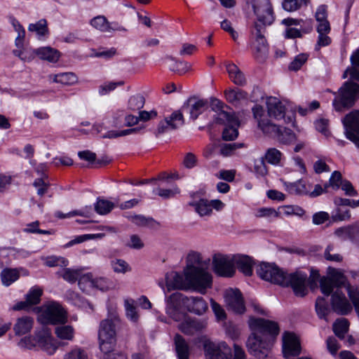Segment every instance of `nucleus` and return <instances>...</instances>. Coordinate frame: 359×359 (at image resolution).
<instances>
[{"instance_id":"34","label":"nucleus","mask_w":359,"mask_h":359,"mask_svg":"<svg viewBox=\"0 0 359 359\" xmlns=\"http://www.w3.org/2000/svg\"><path fill=\"white\" fill-rule=\"evenodd\" d=\"M98 343L102 353L112 352L116 345V337H98Z\"/></svg>"},{"instance_id":"3","label":"nucleus","mask_w":359,"mask_h":359,"mask_svg":"<svg viewBox=\"0 0 359 359\" xmlns=\"http://www.w3.org/2000/svg\"><path fill=\"white\" fill-rule=\"evenodd\" d=\"M252 7L257 18L254 25L255 31H252V34L255 36V54L258 60H263L268 53V45L264 33L265 27L271 25L274 20L273 12L269 0H262L260 4H253Z\"/></svg>"},{"instance_id":"39","label":"nucleus","mask_w":359,"mask_h":359,"mask_svg":"<svg viewBox=\"0 0 359 359\" xmlns=\"http://www.w3.org/2000/svg\"><path fill=\"white\" fill-rule=\"evenodd\" d=\"M126 315L132 322L136 323L139 320V314L135 306V301L133 299H126L124 301Z\"/></svg>"},{"instance_id":"13","label":"nucleus","mask_w":359,"mask_h":359,"mask_svg":"<svg viewBox=\"0 0 359 359\" xmlns=\"http://www.w3.org/2000/svg\"><path fill=\"white\" fill-rule=\"evenodd\" d=\"M331 309L333 312L340 316H346L351 313L353 306L351 303L341 291L337 288L331 296Z\"/></svg>"},{"instance_id":"57","label":"nucleus","mask_w":359,"mask_h":359,"mask_svg":"<svg viewBox=\"0 0 359 359\" xmlns=\"http://www.w3.org/2000/svg\"><path fill=\"white\" fill-rule=\"evenodd\" d=\"M243 143H225L220 145V154L224 156H231L234 154L238 149L243 147Z\"/></svg>"},{"instance_id":"25","label":"nucleus","mask_w":359,"mask_h":359,"mask_svg":"<svg viewBox=\"0 0 359 359\" xmlns=\"http://www.w3.org/2000/svg\"><path fill=\"white\" fill-rule=\"evenodd\" d=\"M234 266L244 275L250 276L252 274L254 261L248 255H237L233 256Z\"/></svg>"},{"instance_id":"22","label":"nucleus","mask_w":359,"mask_h":359,"mask_svg":"<svg viewBox=\"0 0 359 359\" xmlns=\"http://www.w3.org/2000/svg\"><path fill=\"white\" fill-rule=\"evenodd\" d=\"M119 323L116 313H111L107 318L100 323L98 337H116V327Z\"/></svg>"},{"instance_id":"28","label":"nucleus","mask_w":359,"mask_h":359,"mask_svg":"<svg viewBox=\"0 0 359 359\" xmlns=\"http://www.w3.org/2000/svg\"><path fill=\"white\" fill-rule=\"evenodd\" d=\"M226 68L230 79L236 85L243 86L247 83L244 74L235 64L229 63L226 65Z\"/></svg>"},{"instance_id":"45","label":"nucleus","mask_w":359,"mask_h":359,"mask_svg":"<svg viewBox=\"0 0 359 359\" xmlns=\"http://www.w3.org/2000/svg\"><path fill=\"white\" fill-rule=\"evenodd\" d=\"M225 97L229 102L234 103L248 98V93L240 89H231L225 91Z\"/></svg>"},{"instance_id":"62","label":"nucleus","mask_w":359,"mask_h":359,"mask_svg":"<svg viewBox=\"0 0 359 359\" xmlns=\"http://www.w3.org/2000/svg\"><path fill=\"white\" fill-rule=\"evenodd\" d=\"M45 264L49 267H54L56 266H67L68 261L61 257L51 256L46 258Z\"/></svg>"},{"instance_id":"15","label":"nucleus","mask_w":359,"mask_h":359,"mask_svg":"<svg viewBox=\"0 0 359 359\" xmlns=\"http://www.w3.org/2000/svg\"><path fill=\"white\" fill-rule=\"evenodd\" d=\"M283 354L284 358L297 356L301 353L300 342L297 337L292 332H285L283 334Z\"/></svg>"},{"instance_id":"11","label":"nucleus","mask_w":359,"mask_h":359,"mask_svg":"<svg viewBox=\"0 0 359 359\" xmlns=\"http://www.w3.org/2000/svg\"><path fill=\"white\" fill-rule=\"evenodd\" d=\"M203 348L207 359H230L231 349L224 342H214L206 339L203 342Z\"/></svg>"},{"instance_id":"49","label":"nucleus","mask_w":359,"mask_h":359,"mask_svg":"<svg viewBox=\"0 0 359 359\" xmlns=\"http://www.w3.org/2000/svg\"><path fill=\"white\" fill-rule=\"evenodd\" d=\"M202 263L201 254L191 251L187 257V267L184 269H189L191 268H201L199 265Z\"/></svg>"},{"instance_id":"5","label":"nucleus","mask_w":359,"mask_h":359,"mask_svg":"<svg viewBox=\"0 0 359 359\" xmlns=\"http://www.w3.org/2000/svg\"><path fill=\"white\" fill-rule=\"evenodd\" d=\"M184 275L187 280L189 290L193 289L204 294L206 290L212 286V276L203 268L184 269Z\"/></svg>"},{"instance_id":"23","label":"nucleus","mask_w":359,"mask_h":359,"mask_svg":"<svg viewBox=\"0 0 359 359\" xmlns=\"http://www.w3.org/2000/svg\"><path fill=\"white\" fill-rule=\"evenodd\" d=\"M34 340L37 345L48 355H53L57 348L53 341V339L46 332L43 331L36 333Z\"/></svg>"},{"instance_id":"63","label":"nucleus","mask_w":359,"mask_h":359,"mask_svg":"<svg viewBox=\"0 0 359 359\" xmlns=\"http://www.w3.org/2000/svg\"><path fill=\"white\" fill-rule=\"evenodd\" d=\"M112 286V283L105 278H99L93 279V287L97 288L102 291H107Z\"/></svg>"},{"instance_id":"37","label":"nucleus","mask_w":359,"mask_h":359,"mask_svg":"<svg viewBox=\"0 0 359 359\" xmlns=\"http://www.w3.org/2000/svg\"><path fill=\"white\" fill-rule=\"evenodd\" d=\"M94 207L95 210L97 214L104 215L109 213L115 207V205L113 202L109 200L99 197L97 198Z\"/></svg>"},{"instance_id":"59","label":"nucleus","mask_w":359,"mask_h":359,"mask_svg":"<svg viewBox=\"0 0 359 359\" xmlns=\"http://www.w3.org/2000/svg\"><path fill=\"white\" fill-rule=\"evenodd\" d=\"M351 218L349 210L343 208H337L332 215L334 222L347 221Z\"/></svg>"},{"instance_id":"26","label":"nucleus","mask_w":359,"mask_h":359,"mask_svg":"<svg viewBox=\"0 0 359 359\" xmlns=\"http://www.w3.org/2000/svg\"><path fill=\"white\" fill-rule=\"evenodd\" d=\"M187 309L196 314L202 315L208 309V304L201 297H190L187 300Z\"/></svg>"},{"instance_id":"31","label":"nucleus","mask_w":359,"mask_h":359,"mask_svg":"<svg viewBox=\"0 0 359 359\" xmlns=\"http://www.w3.org/2000/svg\"><path fill=\"white\" fill-rule=\"evenodd\" d=\"M285 190L290 194L304 195L309 194V189L304 180H299L294 182H285Z\"/></svg>"},{"instance_id":"24","label":"nucleus","mask_w":359,"mask_h":359,"mask_svg":"<svg viewBox=\"0 0 359 359\" xmlns=\"http://www.w3.org/2000/svg\"><path fill=\"white\" fill-rule=\"evenodd\" d=\"M206 326V323L196 318H186L179 325V329L186 334H193L194 332L201 331Z\"/></svg>"},{"instance_id":"1","label":"nucleus","mask_w":359,"mask_h":359,"mask_svg":"<svg viewBox=\"0 0 359 359\" xmlns=\"http://www.w3.org/2000/svg\"><path fill=\"white\" fill-rule=\"evenodd\" d=\"M248 324L251 330L246 342L248 351L258 359H272L271 350L280 332L278 324L261 318H250Z\"/></svg>"},{"instance_id":"60","label":"nucleus","mask_w":359,"mask_h":359,"mask_svg":"<svg viewBox=\"0 0 359 359\" xmlns=\"http://www.w3.org/2000/svg\"><path fill=\"white\" fill-rule=\"evenodd\" d=\"M132 222L138 226H153L155 220L151 217H146L143 215H134L131 217Z\"/></svg>"},{"instance_id":"61","label":"nucleus","mask_w":359,"mask_h":359,"mask_svg":"<svg viewBox=\"0 0 359 359\" xmlns=\"http://www.w3.org/2000/svg\"><path fill=\"white\" fill-rule=\"evenodd\" d=\"M308 55L304 53L297 55L289 65V69L297 71L300 69L302 65L307 61Z\"/></svg>"},{"instance_id":"21","label":"nucleus","mask_w":359,"mask_h":359,"mask_svg":"<svg viewBox=\"0 0 359 359\" xmlns=\"http://www.w3.org/2000/svg\"><path fill=\"white\" fill-rule=\"evenodd\" d=\"M165 286L167 292L174 290H188L189 285L185 276L176 271H170L165 275Z\"/></svg>"},{"instance_id":"9","label":"nucleus","mask_w":359,"mask_h":359,"mask_svg":"<svg viewBox=\"0 0 359 359\" xmlns=\"http://www.w3.org/2000/svg\"><path fill=\"white\" fill-rule=\"evenodd\" d=\"M40 320L43 324H65L67 321V316L59 304L53 302L48 305L42 311Z\"/></svg>"},{"instance_id":"43","label":"nucleus","mask_w":359,"mask_h":359,"mask_svg":"<svg viewBox=\"0 0 359 359\" xmlns=\"http://www.w3.org/2000/svg\"><path fill=\"white\" fill-rule=\"evenodd\" d=\"M29 32H36L39 36H46L48 34V24L46 19H41L36 23L30 24L28 27Z\"/></svg>"},{"instance_id":"6","label":"nucleus","mask_w":359,"mask_h":359,"mask_svg":"<svg viewBox=\"0 0 359 359\" xmlns=\"http://www.w3.org/2000/svg\"><path fill=\"white\" fill-rule=\"evenodd\" d=\"M328 274L330 278L323 277L320 280V290L324 294L329 296L334 292V288L341 290V287H345L348 292V285H351L340 271L329 267Z\"/></svg>"},{"instance_id":"4","label":"nucleus","mask_w":359,"mask_h":359,"mask_svg":"<svg viewBox=\"0 0 359 359\" xmlns=\"http://www.w3.org/2000/svg\"><path fill=\"white\" fill-rule=\"evenodd\" d=\"M335 97L332 105L337 111H344L352 107L359 99V84L351 81H346L339 89L338 93H334Z\"/></svg>"},{"instance_id":"50","label":"nucleus","mask_w":359,"mask_h":359,"mask_svg":"<svg viewBox=\"0 0 359 359\" xmlns=\"http://www.w3.org/2000/svg\"><path fill=\"white\" fill-rule=\"evenodd\" d=\"M348 295L354 306L355 313L359 318V288L352 285H348Z\"/></svg>"},{"instance_id":"55","label":"nucleus","mask_w":359,"mask_h":359,"mask_svg":"<svg viewBox=\"0 0 359 359\" xmlns=\"http://www.w3.org/2000/svg\"><path fill=\"white\" fill-rule=\"evenodd\" d=\"M309 0H284L282 3L283 9L293 12L299 9L303 4H306Z\"/></svg>"},{"instance_id":"7","label":"nucleus","mask_w":359,"mask_h":359,"mask_svg":"<svg viewBox=\"0 0 359 359\" xmlns=\"http://www.w3.org/2000/svg\"><path fill=\"white\" fill-rule=\"evenodd\" d=\"M215 121L218 123L226 125L222 133L224 140L231 141L238 137L240 121L233 111H221L217 114Z\"/></svg>"},{"instance_id":"14","label":"nucleus","mask_w":359,"mask_h":359,"mask_svg":"<svg viewBox=\"0 0 359 359\" xmlns=\"http://www.w3.org/2000/svg\"><path fill=\"white\" fill-rule=\"evenodd\" d=\"M189 297L180 292L172 294L167 299L166 313L176 321L180 320L182 313L179 311L182 307L187 308Z\"/></svg>"},{"instance_id":"52","label":"nucleus","mask_w":359,"mask_h":359,"mask_svg":"<svg viewBox=\"0 0 359 359\" xmlns=\"http://www.w3.org/2000/svg\"><path fill=\"white\" fill-rule=\"evenodd\" d=\"M81 273V269H72L67 268L63 270L61 276L66 281L70 283H74L76 281L79 280Z\"/></svg>"},{"instance_id":"56","label":"nucleus","mask_w":359,"mask_h":359,"mask_svg":"<svg viewBox=\"0 0 359 359\" xmlns=\"http://www.w3.org/2000/svg\"><path fill=\"white\" fill-rule=\"evenodd\" d=\"M78 285L80 289L84 292L88 291V290L93 287V278L91 273H88L86 274H81L78 280Z\"/></svg>"},{"instance_id":"19","label":"nucleus","mask_w":359,"mask_h":359,"mask_svg":"<svg viewBox=\"0 0 359 359\" xmlns=\"http://www.w3.org/2000/svg\"><path fill=\"white\" fill-rule=\"evenodd\" d=\"M334 233L342 241H350L353 243L359 244V223L337 228Z\"/></svg>"},{"instance_id":"36","label":"nucleus","mask_w":359,"mask_h":359,"mask_svg":"<svg viewBox=\"0 0 359 359\" xmlns=\"http://www.w3.org/2000/svg\"><path fill=\"white\" fill-rule=\"evenodd\" d=\"M57 337L62 340L72 341L74 338V329L72 325H58L55 329Z\"/></svg>"},{"instance_id":"2","label":"nucleus","mask_w":359,"mask_h":359,"mask_svg":"<svg viewBox=\"0 0 359 359\" xmlns=\"http://www.w3.org/2000/svg\"><path fill=\"white\" fill-rule=\"evenodd\" d=\"M258 276L264 280L273 284L289 286L294 294L303 297L307 294L306 285L307 275L302 272L287 274L274 264H261L257 269Z\"/></svg>"},{"instance_id":"44","label":"nucleus","mask_w":359,"mask_h":359,"mask_svg":"<svg viewBox=\"0 0 359 359\" xmlns=\"http://www.w3.org/2000/svg\"><path fill=\"white\" fill-rule=\"evenodd\" d=\"M53 76V81L60 83L63 85H72L77 81L76 76L72 72H65L58 74H55Z\"/></svg>"},{"instance_id":"46","label":"nucleus","mask_w":359,"mask_h":359,"mask_svg":"<svg viewBox=\"0 0 359 359\" xmlns=\"http://www.w3.org/2000/svg\"><path fill=\"white\" fill-rule=\"evenodd\" d=\"M145 99L141 94L132 95L128 102V109L130 111H138L143 108Z\"/></svg>"},{"instance_id":"27","label":"nucleus","mask_w":359,"mask_h":359,"mask_svg":"<svg viewBox=\"0 0 359 359\" xmlns=\"http://www.w3.org/2000/svg\"><path fill=\"white\" fill-rule=\"evenodd\" d=\"M34 320L29 316H23L17 319L13 326L15 335L21 336L29 332L32 329Z\"/></svg>"},{"instance_id":"41","label":"nucleus","mask_w":359,"mask_h":359,"mask_svg":"<svg viewBox=\"0 0 359 359\" xmlns=\"http://www.w3.org/2000/svg\"><path fill=\"white\" fill-rule=\"evenodd\" d=\"M283 154L276 148H269L266 150L264 160L269 164L278 165L281 161Z\"/></svg>"},{"instance_id":"51","label":"nucleus","mask_w":359,"mask_h":359,"mask_svg":"<svg viewBox=\"0 0 359 359\" xmlns=\"http://www.w3.org/2000/svg\"><path fill=\"white\" fill-rule=\"evenodd\" d=\"M153 192L164 199H168L175 197L177 194H180V191L177 186L175 185L171 189L158 187L154 189Z\"/></svg>"},{"instance_id":"58","label":"nucleus","mask_w":359,"mask_h":359,"mask_svg":"<svg viewBox=\"0 0 359 359\" xmlns=\"http://www.w3.org/2000/svg\"><path fill=\"white\" fill-rule=\"evenodd\" d=\"M64 359H88V355L85 349L76 346L67 353Z\"/></svg>"},{"instance_id":"20","label":"nucleus","mask_w":359,"mask_h":359,"mask_svg":"<svg viewBox=\"0 0 359 359\" xmlns=\"http://www.w3.org/2000/svg\"><path fill=\"white\" fill-rule=\"evenodd\" d=\"M207 108L206 100L191 97L184 104L181 110L189 113L191 118L196 120Z\"/></svg>"},{"instance_id":"48","label":"nucleus","mask_w":359,"mask_h":359,"mask_svg":"<svg viewBox=\"0 0 359 359\" xmlns=\"http://www.w3.org/2000/svg\"><path fill=\"white\" fill-rule=\"evenodd\" d=\"M15 56L24 62H30L36 55V49H32L28 48H23L22 50H14L13 51Z\"/></svg>"},{"instance_id":"16","label":"nucleus","mask_w":359,"mask_h":359,"mask_svg":"<svg viewBox=\"0 0 359 359\" xmlns=\"http://www.w3.org/2000/svg\"><path fill=\"white\" fill-rule=\"evenodd\" d=\"M184 123L182 111H175L170 116L165 117L163 121L159 122L156 135L163 134L169 130H175Z\"/></svg>"},{"instance_id":"64","label":"nucleus","mask_w":359,"mask_h":359,"mask_svg":"<svg viewBox=\"0 0 359 359\" xmlns=\"http://www.w3.org/2000/svg\"><path fill=\"white\" fill-rule=\"evenodd\" d=\"M315 126L316 130L323 134L325 136H328L330 135L329 130V121L326 118H319L316 121Z\"/></svg>"},{"instance_id":"29","label":"nucleus","mask_w":359,"mask_h":359,"mask_svg":"<svg viewBox=\"0 0 359 359\" xmlns=\"http://www.w3.org/2000/svg\"><path fill=\"white\" fill-rule=\"evenodd\" d=\"M36 55L41 60L56 62L60 58V53L53 48L46 46L37 48Z\"/></svg>"},{"instance_id":"35","label":"nucleus","mask_w":359,"mask_h":359,"mask_svg":"<svg viewBox=\"0 0 359 359\" xmlns=\"http://www.w3.org/2000/svg\"><path fill=\"white\" fill-rule=\"evenodd\" d=\"M193 206L195 211L201 217L208 216L212 213V210L209 201L206 199H200L198 201H192L189 203Z\"/></svg>"},{"instance_id":"8","label":"nucleus","mask_w":359,"mask_h":359,"mask_svg":"<svg viewBox=\"0 0 359 359\" xmlns=\"http://www.w3.org/2000/svg\"><path fill=\"white\" fill-rule=\"evenodd\" d=\"M259 128L268 135L276 137L283 144H290L296 140L295 134L289 128H281L271 122H259Z\"/></svg>"},{"instance_id":"40","label":"nucleus","mask_w":359,"mask_h":359,"mask_svg":"<svg viewBox=\"0 0 359 359\" xmlns=\"http://www.w3.org/2000/svg\"><path fill=\"white\" fill-rule=\"evenodd\" d=\"M20 277L16 269H5L1 273V278L4 285L9 286Z\"/></svg>"},{"instance_id":"12","label":"nucleus","mask_w":359,"mask_h":359,"mask_svg":"<svg viewBox=\"0 0 359 359\" xmlns=\"http://www.w3.org/2000/svg\"><path fill=\"white\" fill-rule=\"evenodd\" d=\"M212 266L215 273L222 277H232L236 272L233 256L216 254L212 257Z\"/></svg>"},{"instance_id":"54","label":"nucleus","mask_w":359,"mask_h":359,"mask_svg":"<svg viewBox=\"0 0 359 359\" xmlns=\"http://www.w3.org/2000/svg\"><path fill=\"white\" fill-rule=\"evenodd\" d=\"M111 266L115 273H126L131 271L130 265L123 259H116L111 262Z\"/></svg>"},{"instance_id":"53","label":"nucleus","mask_w":359,"mask_h":359,"mask_svg":"<svg viewBox=\"0 0 359 359\" xmlns=\"http://www.w3.org/2000/svg\"><path fill=\"white\" fill-rule=\"evenodd\" d=\"M172 64L170 65V69L172 72H177L179 74H185L190 68L189 63L182 61H176L173 57H168Z\"/></svg>"},{"instance_id":"17","label":"nucleus","mask_w":359,"mask_h":359,"mask_svg":"<svg viewBox=\"0 0 359 359\" xmlns=\"http://www.w3.org/2000/svg\"><path fill=\"white\" fill-rule=\"evenodd\" d=\"M225 302L229 309L236 313H243L245 311L242 294L238 289H229L224 295Z\"/></svg>"},{"instance_id":"32","label":"nucleus","mask_w":359,"mask_h":359,"mask_svg":"<svg viewBox=\"0 0 359 359\" xmlns=\"http://www.w3.org/2000/svg\"><path fill=\"white\" fill-rule=\"evenodd\" d=\"M350 323L348 319L340 318L337 319L332 325L335 335L341 339H344L345 334L348 332Z\"/></svg>"},{"instance_id":"10","label":"nucleus","mask_w":359,"mask_h":359,"mask_svg":"<svg viewBox=\"0 0 359 359\" xmlns=\"http://www.w3.org/2000/svg\"><path fill=\"white\" fill-rule=\"evenodd\" d=\"M347 139L359 149V110H353L342 119Z\"/></svg>"},{"instance_id":"30","label":"nucleus","mask_w":359,"mask_h":359,"mask_svg":"<svg viewBox=\"0 0 359 359\" xmlns=\"http://www.w3.org/2000/svg\"><path fill=\"white\" fill-rule=\"evenodd\" d=\"M174 341L178 359H189V347L185 339L177 334L174 337Z\"/></svg>"},{"instance_id":"33","label":"nucleus","mask_w":359,"mask_h":359,"mask_svg":"<svg viewBox=\"0 0 359 359\" xmlns=\"http://www.w3.org/2000/svg\"><path fill=\"white\" fill-rule=\"evenodd\" d=\"M90 25L101 32H109L111 29L119 31L126 30L124 28L121 27H110L107 18L103 15H98L93 18L90 21Z\"/></svg>"},{"instance_id":"47","label":"nucleus","mask_w":359,"mask_h":359,"mask_svg":"<svg viewBox=\"0 0 359 359\" xmlns=\"http://www.w3.org/2000/svg\"><path fill=\"white\" fill-rule=\"evenodd\" d=\"M43 290L38 286L32 287L26 295V299L29 305H36L40 302Z\"/></svg>"},{"instance_id":"38","label":"nucleus","mask_w":359,"mask_h":359,"mask_svg":"<svg viewBox=\"0 0 359 359\" xmlns=\"http://www.w3.org/2000/svg\"><path fill=\"white\" fill-rule=\"evenodd\" d=\"M316 311L318 316L327 321V317L331 311L327 301L323 297H318L316 301Z\"/></svg>"},{"instance_id":"42","label":"nucleus","mask_w":359,"mask_h":359,"mask_svg":"<svg viewBox=\"0 0 359 359\" xmlns=\"http://www.w3.org/2000/svg\"><path fill=\"white\" fill-rule=\"evenodd\" d=\"M323 256L329 262H341L343 260V256L338 252L333 244H330L327 246Z\"/></svg>"},{"instance_id":"18","label":"nucleus","mask_w":359,"mask_h":359,"mask_svg":"<svg viewBox=\"0 0 359 359\" xmlns=\"http://www.w3.org/2000/svg\"><path fill=\"white\" fill-rule=\"evenodd\" d=\"M266 107L269 116L273 117L276 120L284 119L285 123L293 121L292 117L285 118V106L278 98L275 97H269L266 100Z\"/></svg>"}]
</instances>
